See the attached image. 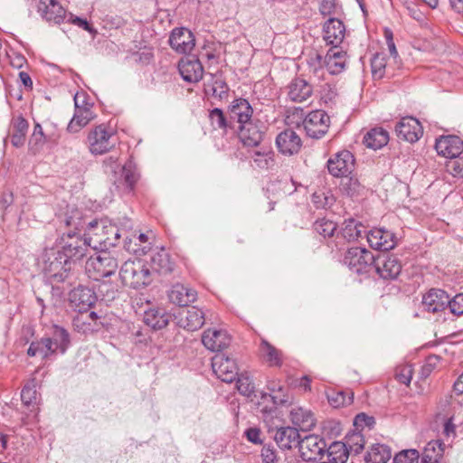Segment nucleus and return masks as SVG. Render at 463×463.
I'll return each instance as SVG.
<instances>
[{
    "mask_svg": "<svg viewBox=\"0 0 463 463\" xmlns=\"http://www.w3.org/2000/svg\"><path fill=\"white\" fill-rule=\"evenodd\" d=\"M87 241L84 235L77 232L61 233L57 238L56 257L46 265L44 274L52 290H57L58 295H63L76 284L77 277L73 271V265L87 255Z\"/></svg>",
    "mask_w": 463,
    "mask_h": 463,
    "instance_id": "1",
    "label": "nucleus"
},
{
    "mask_svg": "<svg viewBox=\"0 0 463 463\" xmlns=\"http://www.w3.org/2000/svg\"><path fill=\"white\" fill-rule=\"evenodd\" d=\"M119 277L124 286L140 288L152 282L151 270L141 260H128L123 263Z\"/></svg>",
    "mask_w": 463,
    "mask_h": 463,
    "instance_id": "2",
    "label": "nucleus"
},
{
    "mask_svg": "<svg viewBox=\"0 0 463 463\" xmlns=\"http://www.w3.org/2000/svg\"><path fill=\"white\" fill-rule=\"evenodd\" d=\"M87 261L86 269L95 280L115 274L118 263L108 250H98Z\"/></svg>",
    "mask_w": 463,
    "mask_h": 463,
    "instance_id": "3",
    "label": "nucleus"
},
{
    "mask_svg": "<svg viewBox=\"0 0 463 463\" xmlns=\"http://www.w3.org/2000/svg\"><path fill=\"white\" fill-rule=\"evenodd\" d=\"M374 255L365 248H349L343 259V263L350 271L358 275H369L373 269Z\"/></svg>",
    "mask_w": 463,
    "mask_h": 463,
    "instance_id": "4",
    "label": "nucleus"
},
{
    "mask_svg": "<svg viewBox=\"0 0 463 463\" xmlns=\"http://www.w3.org/2000/svg\"><path fill=\"white\" fill-rule=\"evenodd\" d=\"M267 125L257 117L253 119L239 125L238 137L244 146L258 148L267 132Z\"/></svg>",
    "mask_w": 463,
    "mask_h": 463,
    "instance_id": "5",
    "label": "nucleus"
},
{
    "mask_svg": "<svg viewBox=\"0 0 463 463\" xmlns=\"http://www.w3.org/2000/svg\"><path fill=\"white\" fill-rule=\"evenodd\" d=\"M88 145L91 154L103 155L109 152L116 144L114 133L103 124L96 126L89 132Z\"/></svg>",
    "mask_w": 463,
    "mask_h": 463,
    "instance_id": "6",
    "label": "nucleus"
},
{
    "mask_svg": "<svg viewBox=\"0 0 463 463\" xmlns=\"http://www.w3.org/2000/svg\"><path fill=\"white\" fill-rule=\"evenodd\" d=\"M293 398L288 392L287 386L283 387V391H279L273 394L260 393L258 402L259 409L263 417H273L278 413L279 407L288 406L292 403Z\"/></svg>",
    "mask_w": 463,
    "mask_h": 463,
    "instance_id": "7",
    "label": "nucleus"
},
{
    "mask_svg": "<svg viewBox=\"0 0 463 463\" xmlns=\"http://www.w3.org/2000/svg\"><path fill=\"white\" fill-rule=\"evenodd\" d=\"M327 444L324 438L309 434L301 439L298 450L301 458L306 462L321 460L326 453Z\"/></svg>",
    "mask_w": 463,
    "mask_h": 463,
    "instance_id": "8",
    "label": "nucleus"
},
{
    "mask_svg": "<svg viewBox=\"0 0 463 463\" xmlns=\"http://www.w3.org/2000/svg\"><path fill=\"white\" fill-rule=\"evenodd\" d=\"M303 127L309 137L319 139L327 133L330 127V118L325 110L316 109L305 117Z\"/></svg>",
    "mask_w": 463,
    "mask_h": 463,
    "instance_id": "9",
    "label": "nucleus"
},
{
    "mask_svg": "<svg viewBox=\"0 0 463 463\" xmlns=\"http://www.w3.org/2000/svg\"><path fill=\"white\" fill-rule=\"evenodd\" d=\"M373 271L383 279H395L402 271V263L398 257L384 251L374 256Z\"/></svg>",
    "mask_w": 463,
    "mask_h": 463,
    "instance_id": "10",
    "label": "nucleus"
},
{
    "mask_svg": "<svg viewBox=\"0 0 463 463\" xmlns=\"http://www.w3.org/2000/svg\"><path fill=\"white\" fill-rule=\"evenodd\" d=\"M212 368L214 374L225 383H232L239 375L235 361L222 353L213 357Z\"/></svg>",
    "mask_w": 463,
    "mask_h": 463,
    "instance_id": "11",
    "label": "nucleus"
},
{
    "mask_svg": "<svg viewBox=\"0 0 463 463\" xmlns=\"http://www.w3.org/2000/svg\"><path fill=\"white\" fill-rule=\"evenodd\" d=\"M44 337L48 345L47 350H51L53 354H64L71 345L70 333L66 328L56 324L49 328V333Z\"/></svg>",
    "mask_w": 463,
    "mask_h": 463,
    "instance_id": "12",
    "label": "nucleus"
},
{
    "mask_svg": "<svg viewBox=\"0 0 463 463\" xmlns=\"http://www.w3.org/2000/svg\"><path fill=\"white\" fill-rule=\"evenodd\" d=\"M354 162V157L350 151L342 150L330 157L326 165L330 175L335 177H344L353 172Z\"/></svg>",
    "mask_w": 463,
    "mask_h": 463,
    "instance_id": "13",
    "label": "nucleus"
},
{
    "mask_svg": "<svg viewBox=\"0 0 463 463\" xmlns=\"http://www.w3.org/2000/svg\"><path fill=\"white\" fill-rule=\"evenodd\" d=\"M80 96H79V93H76L73 99L75 106L74 115L67 127V130L70 133H78L95 118V115L91 110L93 104L86 103L84 106L80 105Z\"/></svg>",
    "mask_w": 463,
    "mask_h": 463,
    "instance_id": "14",
    "label": "nucleus"
},
{
    "mask_svg": "<svg viewBox=\"0 0 463 463\" xmlns=\"http://www.w3.org/2000/svg\"><path fill=\"white\" fill-rule=\"evenodd\" d=\"M69 300L71 304L79 311H88L98 300L96 292L90 288L79 285L73 289H69Z\"/></svg>",
    "mask_w": 463,
    "mask_h": 463,
    "instance_id": "15",
    "label": "nucleus"
},
{
    "mask_svg": "<svg viewBox=\"0 0 463 463\" xmlns=\"http://www.w3.org/2000/svg\"><path fill=\"white\" fill-rule=\"evenodd\" d=\"M395 133L398 138L414 143L422 136L423 128L415 118L404 117L396 124Z\"/></svg>",
    "mask_w": 463,
    "mask_h": 463,
    "instance_id": "16",
    "label": "nucleus"
},
{
    "mask_svg": "<svg viewBox=\"0 0 463 463\" xmlns=\"http://www.w3.org/2000/svg\"><path fill=\"white\" fill-rule=\"evenodd\" d=\"M168 43L176 52L186 54L194 49L195 38L193 33L186 28H175L171 32Z\"/></svg>",
    "mask_w": 463,
    "mask_h": 463,
    "instance_id": "17",
    "label": "nucleus"
},
{
    "mask_svg": "<svg viewBox=\"0 0 463 463\" xmlns=\"http://www.w3.org/2000/svg\"><path fill=\"white\" fill-rule=\"evenodd\" d=\"M366 238L371 248L383 252L393 249L396 245L394 233L383 228L371 230L366 234Z\"/></svg>",
    "mask_w": 463,
    "mask_h": 463,
    "instance_id": "18",
    "label": "nucleus"
},
{
    "mask_svg": "<svg viewBox=\"0 0 463 463\" xmlns=\"http://www.w3.org/2000/svg\"><path fill=\"white\" fill-rule=\"evenodd\" d=\"M276 145L282 155L290 156L300 151L302 140L293 129L288 128L277 136Z\"/></svg>",
    "mask_w": 463,
    "mask_h": 463,
    "instance_id": "19",
    "label": "nucleus"
},
{
    "mask_svg": "<svg viewBox=\"0 0 463 463\" xmlns=\"http://www.w3.org/2000/svg\"><path fill=\"white\" fill-rule=\"evenodd\" d=\"M273 431V439L280 449L285 450L298 448L302 438L299 434L300 430L296 427H279L276 428Z\"/></svg>",
    "mask_w": 463,
    "mask_h": 463,
    "instance_id": "20",
    "label": "nucleus"
},
{
    "mask_svg": "<svg viewBox=\"0 0 463 463\" xmlns=\"http://www.w3.org/2000/svg\"><path fill=\"white\" fill-rule=\"evenodd\" d=\"M435 149L439 155L444 157L457 158L463 152V141L458 136H443L436 140Z\"/></svg>",
    "mask_w": 463,
    "mask_h": 463,
    "instance_id": "21",
    "label": "nucleus"
},
{
    "mask_svg": "<svg viewBox=\"0 0 463 463\" xmlns=\"http://www.w3.org/2000/svg\"><path fill=\"white\" fill-rule=\"evenodd\" d=\"M202 343L212 352H221L231 344V337L225 330L209 328L202 335Z\"/></svg>",
    "mask_w": 463,
    "mask_h": 463,
    "instance_id": "22",
    "label": "nucleus"
},
{
    "mask_svg": "<svg viewBox=\"0 0 463 463\" xmlns=\"http://www.w3.org/2000/svg\"><path fill=\"white\" fill-rule=\"evenodd\" d=\"M449 303V296L446 291L439 288L430 289L422 298L424 310L431 313L444 311Z\"/></svg>",
    "mask_w": 463,
    "mask_h": 463,
    "instance_id": "23",
    "label": "nucleus"
},
{
    "mask_svg": "<svg viewBox=\"0 0 463 463\" xmlns=\"http://www.w3.org/2000/svg\"><path fill=\"white\" fill-rule=\"evenodd\" d=\"M80 314L73 317L72 326L78 332L88 334L99 331L104 326L99 317L95 311L79 312Z\"/></svg>",
    "mask_w": 463,
    "mask_h": 463,
    "instance_id": "24",
    "label": "nucleus"
},
{
    "mask_svg": "<svg viewBox=\"0 0 463 463\" xmlns=\"http://www.w3.org/2000/svg\"><path fill=\"white\" fill-rule=\"evenodd\" d=\"M178 70L184 80L187 82L195 83L203 78V67L195 57H183L178 63Z\"/></svg>",
    "mask_w": 463,
    "mask_h": 463,
    "instance_id": "25",
    "label": "nucleus"
},
{
    "mask_svg": "<svg viewBox=\"0 0 463 463\" xmlns=\"http://www.w3.org/2000/svg\"><path fill=\"white\" fill-rule=\"evenodd\" d=\"M228 112L232 122L236 121L239 125L256 118L251 105L243 98L234 99L228 107Z\"/></svg>",
    "mask_w": 463,
    "mask_h": 463,
    "instance_id": "26",
    "label": "nucleus"
},
{
    "mask_svg": "<svg viewBox=\"0 0 463 463\" xmlns=\"http://www.w3.org/2000/svg\"><path fill=\"white\" fill-rule=\"evenodd\" d=\"M38 12L48 23L60 24L63 22L66 11L57 0H40Z\"/></svg>",
    "mask_w": 463,
    "mask_h": 463,
    "instance_id": "27",
    "label": "nucleus"
},
{
    "mask_svg": "<svg viewBox=\"0 0 463 463\" xmlns=\"http://www.w3.org/2000/svg\"><path fill=\"white\" fill-rule=\"evenodd\" d=\"M90 227L101 229L103 238L94 239L96 242L103 244L102 246L105 250H109V248L114 247L118 243L121 234L119 229L116 225L105 220H93V224H90Z\"/></svg>",
    "mask_w": 463,
    "mask_h": 463,
    "instance_id": "28",
    "label": "nucleus"
},
{
    "mask_svg": "<svg viewBox=\"0 0 463 463\" xmlns=\"http://www.w3.org/2000/svg\"><path fill=\"white\" fill-rule=\"evenodd\" d=\"M324 40L326 44L338 48L345 38V26L337 18H329L323 26Z\"/></svg>",
    "mask_w": 463,
    "mask_h": 463,
    "instance_id": "29",
    "label": "nucleus"
},
{
    "mask_svg": "<svg viewBox=\"0 0 463 463\" xmlns=\"http://www.w3.org/2000/svg\"><path fill=\"white\" fill-rule=\"evenodd\" d=\"M288 98L293 102H304L313 94L312 85L301 78L293 79L287 86Z\"/></svg>",
    "mask_w": 463,
    "mask_h": 463,
    "instance_id": "30",
    "label": "nucleus"
},
{
    "mask_svg": "<svg viewBox=\"0 0 463 463\" xmlns=\"http://www.w3.org/2000/svg\"><path fill=\"white\" fill-rule=\"evenodd\" d=\"M289 419L293 426L307 432L316 426V418L310 410L298 406L291 409Z\"/></svg>",
    "mask_w": 463,
    "mask_h": 463,
    "instance_id": "31",
    "label": "nucleus"
},
{
    "mask_svg": "<svg viewBox=\"0 0 463 463\" xmlns=\"http://www.w3.org/2000/svg\"><path fill=\"white\" fill-rule=\"evenodd\" d=\"M325 67L332 75L341 73L345 67L346 52L342 49L331 47L324 57Z\"/></svg>",
    "mask_w": 463,
    "mask_h": 463,
    "instance_id": "32",
    "label": "nucleus"
},
{
    "mask_svg": "<svg viewBox=\"0 0 463 463\" xmlns=\"http://www.w3.org/2000/svg\"><path fill=\"white\" fill-rule=\"evenodd\" d=\"M28 128L29 123L22 115L13 117L10 124V139L14 146L21 147L24 145Z\"/></svg>",
    "mask_w": 463,
    "mask_h": 463,
    "instance_id": "33",
    "label": "nucleus"
},
{
    "mask_svg": "<svg viewBox=\"0 0 463 463\" xmlns=\"http://www.w3.org/2000/svg\"><path fill=\"white\" fill-rule=\"evenodd\" d=\"M169 300L179 307H187L194 302L197 292L182 284L174 285L168 294Z\"/></svg>",
    "mask_w": 463,
    "mask_h": 463,
    "instance_id": "34",
    "label": "nucleus"
},
{
    "mask_svg": "<svg viewBox=\"0 0 463 463\" xmlns=\"http://www.w3.org/2000/svg\"><path fill=\"white\" fill-rule=\"evenodd\" d=\"M171 314L162 307H151L144 313V322L155 330L165 328L170 319Z\"/></svg>",
    "mask_w": 463,
    "mask_h": 463,
    "instance_id": "35",
    "label": "nucleus"
},
{
    "mask_svg": "<svg viewBox=\"0 0 463 463\" xmlns=\"http://www.w3.org/2000/svg\"><path fill=\"white\" fill-rule=\"evenodd\" d=\"M250 157L256 167L268 170L275 165V153L270 146H260L259 149L252 151Z\"/></svg>",
    "mask_w": 463,
    "mask_h": 463,
    "instance_id": "36",
    "label": "nucleus"
},
{
    "mask_svg": "<svg viewBox=\"0 0 463 463\" xmlns=\"http://www.w3.org/2000/svg\"><path fill=\"white\" fill-rule=\"evenodd\" d=\"M151 269L160 275L171 274L175 269V262L172 261L170 254L161 250L151 257Z\"/></svg>",
    "mask_w": 463,
    "mask_h": 463,
    "instance_id": "37",
    "label": "nucleus"
},
{
    "mask_svg": "<svg viewBox=\"0 0 463 463\" xmlns=\"http://www.w3.org/2000/svg\"><path fill=\"white\" fill-rule=\"evenodd\" d=\"M391 458L392 449L382 443L372 444L364 457L365 463H387Z\"/></svg>",
    "mask_w": 463,
    "mask_h": 463,
    "instance_id": "38",
    "label": "nucleus"
},
{
    "mask_svg": "<svg viewBox=\"0 0 463 463\" xmlns=\"http://www.w3.org/2000/svg\"><path fill=\"white\" fill-rule=\"evenodd\" d=\"M260 355L270 367H280L283 364L282 353L266 339H261L260 345Z\"/></svg>",
    "mask_w": 463,
    "mask_h": 463,
    "instance_id": "39",
    "label": "nucleus"
},
{
    "mask_svg": "<svg viewBox=\"0 0 463 463\" xmlns=\"http://www.w3.org/2000/svg\"><path fill=\"white\" fill-rule=\"evenodd\" d=\"M363 142L368 148L381 149L388 144L389 133L383 128H373L364 135Z\"/></svg>",
    "mask_w": 463,
    "mask_h": 463,
    "instance_id": "40",
    "label": "nucleus"
},
{
    "mask_svg": "<svg viewBox=\"0 0 463 463\" xmlns=\"http://www.w3.org/2000/svg\"><path fill=\"white\" fill-rule=\"evenodd\" d=\"M204 321L203 310L192 307L185 311L184 317L180 318L179 325L188 331H195L203 326Z\"/></svg>",
    "mask_w": 463,
    "mask_h": 463,
    "instance_id": "41",
    "label": "nucleus"
},
{
    "mask_svg": "<svg viewBox=\"0 0 463 463\" xmlns=\"http://www.w3.org/2000/svg\"><path fill=\"white\" fill-rule=\"evenodd\" d=\"M64 226L68 229L62 233H71V232H77L80 234L82 230L86 231L87 222L83 217L81 211L73 208L70 212H67L62 219Z\"/></svg>",
    "mask_w": 463,
    "mask_h": 463,
    "instance_id": "42",
    "label": "nucleus"
},
{
    "mask_svg": "<svg viewBox=\"0 0 463 463\" xmlns=\"http://www.w3.org/2000/svg\"><path fill=\"white\" fill-rule=\"evenodd\" d=\"M444 455V444L441 440H430L423 449L421 463H439Z\"/></svg>",
    "mask_w": 463,
    "mask_h": 463,
    "instance_id": "43",
    "label": "nucleus"
},
{
    "mask_svg": "<svg viewBox=\"0 0 463 463\" xmlns=\"http://www.w3.org/2000/svg\"><path fill=\"white\" fill-rule=\"evenodd\" d=\"M96 288L97 291L95 292L98 299L106 303L115 300L119 293L118 283L110 280H99V283L96 285Z\"/></svg>",
    "mask_w": 463,
    "mask_h": 463,
    "instance_id": "44",
    "label": "nucleus"
},
{
    "mask_svg": "<svg viewBox=\"0 0 463 463\" xmlns=\"http://www.w3.org/2000/svg\"><path fill=\"white\" fill-rule=\"evenodd\" d=\"M364 232H365L364 226L361 222L354 219H348L344 222L338 236L341 235L342 238L350 242L357 241Z\"/></svg>",
    "mask_w": 463,
    "mask_h": 463,
    "instance_id": "45",
    "label": "nucleus"
},
{
    "mask_svg": "<svg viewBox=\"0 0 463 463\" xmlns=\"http://www.w3.org/2000/svg\"><path fill=\"white\" fill-rule=\"evenodd\" d=\"M327 400L334 408L347 406L354 401V392L351 390H330Z\"/></svg>",
    "mask_w": 463,
    "mask_h": 463,
    "instance_id": "46",
    "label": "nucleus"
},
{
    "mask_svg": "<svg viewBox=\"0 0 463 463\" xmlns=\"http://www.w3.org/2000/svg\"><path fill=\"white\" fill-rule=\"evenodd\" d=\"M350 453L345 441L333 442L331 446L326 449L327 458L335 463H345Z\"/></svg>",
    "mask_w": 463,
    "mask_h": 463,
    "instance_id": "47",
    "label": "nucleus"
},
{
    "mask_svg": "<svg viewBox=\"0 0 463 463\" xmlns=\"http://www.w3.org/2000/svg\"><path fill=\"white\" fill-rule=\"evenodd\" d=\"M209 120L214 129H222L226 131L228 128H232V120H228L222 109L214 108L209 111Z\"/></svg>",
    "mask_w": 463,
    "mask_h": 463,
    "instance_id": "48",
    "label": "nucleus"
},
{
    "mask_svg": "<svg viewBox=\"0 0 463 463\" xmlns=\"http://www.w3.org/2000/svg\"><path fill=\"white\" fill-rule=\"evenodd\" d=\"M387 56L383 52H376L371 59L372 75L374 80H381L385 75Z\"/></svg>",
    "mask_w": 463,
    "mask_h": 463,
    "instance_id": "49",
    "label": "nucleus"
},
{
    "mask_svg": "<svg viewBox=\"0 0 463 463\" xmlns=\"http://www.w3.org/2000/svg\"><path fill=\"white\" fill-rule=\"evenodd\" d=\"M47 138L43 133V128L39 123H35L33 134L29 139V149L37 154L43 147Z\"/></svg>",
    "mask_w": 463,
    "mask_h": 463,
    "instance_id": "50",
    "label": "nucleus"
},
{
    "mask_svg": "<svg viewBox=\"0 0 463 463\" xmlns=\"http://www.w3.org/2000/svg\"><path fill=\"white\" fill-rule=\"evenodd\" d=\"M345 443L351 453L357 455L364 449L365 440L361 431L357 430L346 434Z\"/></svg>",
    "mask_w": 463,
    "mask_h": 463,
    "instance_id": "51",
    "label": "nucleus"
},
{
    "mask_svg": "<svg viewBox=\"0 0 463 463\" xmlns=\"http://www.w3.org/2000/svg\"><path fill=\"white\" fill-rule=\"evenodd\" d=\"M313 228L319 235L323 236L324 238H331L334 236L336 229L337 224L326 218H322L317 220L314 224Z\"/></svg>",
    "mask_w": 463,
    "mask_h": 463,
    "instance_id": "52",
    "label": "nucleus"
},
{
    "mask_svg": "<svg viewBox=\"0 0 463 463\" xmlns=\"http://www.w3.org/2000/svg\"><path fill=\"white\" fill-rule=\"evenodd\" d=\"M335 199L329 191L318 190L312 194V203L317 209L330 208Z\"/></svg>",
    "mask_w": 463,
    "mask_h": 463,
    "instance_id": "53",
    "label": "nucleus"
},
{
    "mask_svg": "<svg viewBox=\"0 0 463 463\" xmlns=\"http://www.w3.org/2000/svg\"><path fill=\"white\" fill-rule=\"evenodd\" d=\"M341 183V190L350 197L357 196L361 194L364 187L359 180L354 176H344Z\"/></svg>",
    "mask_w": 463,
    "mask_h": 463,
    "instance_id": "54",
    "label": "nucleus"
},
{
    "mask_svg": "<svg viewBox=\"0 0 463 463\" xmlns=\"http://www.w3.org/2000/svg\"><path fill=\"white\" fill-rule=\"evenodd\" d=\"M308 71L315 77L320 79L324 76L325 62L324 57L319 53L310 55L307 61Z\"/></svg>",
    "mask_w": 463,
    "mask_h": 463,
    "instance_id": "55",
    "label": "nucleus"
},
{
    "mask_svg": "<svg viewBox=\"0 0 463 463\" xmlns=\"http://www.w3.org/2000/svg\"><path fill=\"white\" fill-rule=\"evenodd\" d=\"M90 224H93V220L88 222L86 232L84 233V237L86 241H88L87 242H89V247L94 250H105V248L102 246L103 244L96 242L95 239H93L103 238V232L101 229H99L97 227H90Z\"/></svg>",
    "mask_w": 463,
    "mask_h": 463,
    "instance_id": "56",
    "label": "nucleus"
},
{
    "mask_svg": "<svg viewBox=\"0 0 463 463\" xmlns=\"http://www.w3.org/2000/svg\"><path fill=\"white\" fill-rule=\"evenodd\" d=\"M38 393L36 391L35 380L33 379L30 383L24 385L21 392V400L26 406L36 404Z\"/></svg>",
    "mask_w": 463,
    "mask_h": 463,
    "instance_id": "57",
    "label": "nucleus"
},
{
    "mask_svg": "<svg viewBox=\"0 0 463 463\" xmlns=\"http://www.w3.org/2000/svg\"><path fill=\"white\" fill-rule=\"evenodd\" d=\"M47 348L48 345L45 343V337H43L41 340L33 341L30 344L27 354L31 357L35 356L36 354H41L43 358L46 359L53 354L51 350H47Z\"/></svg>",
    "mask_w": 463,
    "mask_h": 463,
    "instance_id": "58",
    "label": "nucleus"
},
{
    "mask_svg": "<svg viewBox=\"0 0 463 463\" xmlns=\"http://www.w3.org/2000/svg\"><path fill=\"white\" fill-rule=\"evenodd\" d=\"M124 183L129 191H132L136 183L139 178V174L137 172L131 163L126 164L122 168L121 174Z\"/></svg>",
    "mask_w": 463,
    "mask_h": 463,
    "instance_id": "59",
    "label": "nucleus"
},
{
    "mask_svg": "<svg viewBox=\"0 0 463 463\" xmlns=\"http://www.w3.org/2000/svg\"><path fill=\"white\" fill-rule=\"evenodd\" d=\"M420 452L415 449H403L393 457V463H419Z\"/></svg>",
    "mask_w": 463,
    "mask_h": 463,
    "instance_id": "60",
    "label": "nucleus"
},
{
    "mask_svg": "<svg viewBox=\"0 0 463 463\" xmlns=\"http://www.w3.org/2000/svg\"><path fill=\"white\" fill-rule=\"evenodd\" d=\"M262 463H279V457L273 444H264L260 450Z\"/></svg>",
    "mask_w": 463,
    "mask_h": 463,
    "instance_id": "61",
    "label": "nucleus"
},
{
    "mask_svg": "<svg viewBox=\"0 0 463 463\" xmlns=\"http://www.w3.org/2000/svg\"><path fill=\"white\" fill-rule=\"evenodd\" d=\"M375 424V419L368 416L364 412L358 413L354 419V426L357 430H363L365 427L373 429Z\"/></svg>",
    "mask_w": 463,
    "mask_h": 463,
    "instance_id": "62",
    "label": "nucleus"
},
{
    "mask_svg": "<svg viewBox=\"0 0 463 463\" xmlns=\"http://www.w3.org/2000/svg\"><path fill=\"white\" fill-rule=\"evenodd\" d=\"M447 171L455 177L463 176V158L458 156L446 164Z\"/></svg>",
    "mask_w": 463,
    "mask_h": 463,
    "instance_id": "63",
    "label": "nucleus"
},
{
    "mask_svg": "<svg viewBox=\"0 0 463 463\" xmlns=\"http://www.w3.org/2000/svg\"><path fill=\"white\" fill-rule=\"evenodd\" d=\"M448 307L453 315H463V293L457 294L452 299L449 298Z\"/></svg>",
    "mask_w": 463,
    "mask_h": 463,
    "instance_id": "64",
    "label": "nucleus"
}]
</instances>
